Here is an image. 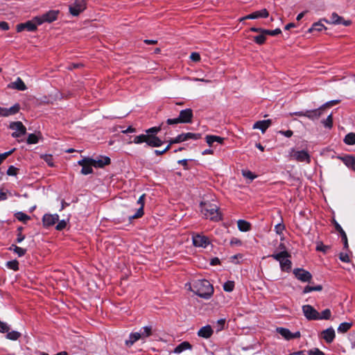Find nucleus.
Wrapping results in <instances>:
<instances>
[{
  "mask_svg": "<svg viewBox=\"0 0 355 355\" xmlns=\"http://www.w3.org/2000/svg\"><path fill=\"white\" fill-rule=\"evenodd\" d=\"M260 34L254 37V42L259 44L262 45L266 41V35L263 33H259Z\"/></svg>",
  "mask_w": 355,
  "mask_h": 355,
  "instance_id": "35",
  "label": "nucleus"
},
{
  "mask_svg": "<svg viewBox=\"0 0 355 355\" xmlns=\"http://www.w3.org/2000/svg\"><path fill=\"white\" fill-rule=\"evenodd\" d=\"M234 288V282L232 281H227L223 285L224 291L227 292H231Z\"/></svg>",
  "mask_w": 355,
  "mask_h": 355,
  "instance_id": "47",
  "label": "nucleus"
},
{
  "mask_svg": "<svg viewBox=\"0 0 355 355\" xmlns=\"http://www.w3.org/2000/svg\"><path fill=\"white\" fill-rule=\"evenodd\" d=\"M15 150V148H13L8 152H6L4 153L0 154V164L2 163V162L4 159H6L9 155H10Z\"/></svg>",
  "mask_w": 355,
  "mask_h": 355,
  "instance_id": "56",
  "label": "nucleus"
},
{
  "mask_svg": "<svg viewBox=\"0 0 355 355\" xmlns=\"http://www.w3.org/2000/svg\"><path fill=\"white\" fill-rule=\"evenodd\" d=\"M322 21H319L318 22L314 23L312 26L309 29V33H312L314 31H322V30H326L327 28L321 23Z\"/></svg>",
  "mask_w": 355,
  "mask_h": 355,
  "instance_id": "33",
  "label": "nucleus"
},
{
  "mask_svg": "<svg viewBox=\"0 0 355 355\" xmlns=\"http://www.w3.org/2000/svg\"><path fill=\"white\" fill-rule=\"evenodd\" d=\"M201 212L206 218L211 220L218 221L221 219L220 214L218 211V207L216 205L205 202L200 203Z\"/></svg>",
  "mask_w": 355,
  "mask_h": 355,
  "instance_id": "2",
  "label": "nucleus"
},
{
  "mask_svg": "<svg viewBox=\"0 0 355 355\" xmlns=\"http://www.w3.org/2000/svg\"><path fill=\"white\" fill-rule=\"evenodd\" d=\"M321 21H324L327 24H343L345 26H349L352 24L351 20H345L343 17L339 16L336 12H333L330 17V20L326 19H321Z\"/></svg>",
  "mask_w": 355,
  "mask_h": 355,
  "instance_id": "10",
  "label": "nucleus"
},
{
  "mask_svg": "<svg viewBox=\"0 0 355 355\" xmlns=\"http://www.w3.org/2000/svg\"><path fill=\"white\" fill-rule=\"evenodd\" d=\"M59 220L58 214H44L42 218L43 225L45 227L52 226Z\"/></svg>",
  "mask_w": 355,
  "mask_h": 355,
  "instance_id": "17",
  "label": "nucleus"
},
{
  "mask_svg": "<svg viewBox=\"0 0 355 355\" xmlns=\"http://www.w3.org/2000/svg\"><path fill=\"white\" fill-rule=\"evenodd\" d=\"M91 161L93 163V166L98 168H103L110 164V158L107 156H101L96 159L91 158Z\"/></svg>",
  "mask_w": 355,
  "mask_h": 355,
  "instance_id": "19",
  "label": "nucleus"
},
{
  "mask_svg": "<svg viewBox=\"0 0 355 355\" xmlns=\"http://www.w3.org/2000/svg\"><path fill=\"white\" fill-rule=\"evenodd\" d=\"M186 286L196 295L204 299H209L214 293L212 284L207 279H198L192 284L188 283Z\"/></svg>",
  "mask_w": 355,
  "mask_h": 355,
  "instance_id": "1",
  "label": "nucleus"
},
{
  "mask_svg": "<svg viewBox=\"0 0 355 355\" xmlns=\"http://www.w3.org/2000/svg\"><path fill=\"white\" fill-rule=\"evenodd\" d=\"M329 249L328 245H324L322 243H318L316 250L326 252Z\"/></svg>",
  "mask_w": 355,
  "mask_h": 355,
  "instance_id": "54",
  "label": "nucleus"
},
{
  "mask_svg": "<svg viewBox=\"0 0 355 355\" xmlns=\"http://www.w3.org/2000/svg\"><path fill=\"white\" fill-rule=\"evenodd\" d=\"M269 16V12L267 9L263 8L260 10H257L253 12L242 18H241L240 21H243L245 19H255L258 18H267Z\"/></svg>",
  "mask_w": 355,
  "mask_h": 355,
  "instance_id": "13",
  "label": "nucleus"
},
{
  "mask_svg": "<svg viewBox=\"0 0 355 355\" xmlns=\"http://www.w3.org/2000/svg\"><path fill=\"white\" fill-rule=\"evenodd\" d=\"M291 157L300 162H306L307 164H309L311 162V157L307 151L306 150H299L295 151L294 150H292V151L290 153Z\"/></svg>",
  "mask_w": 355,
  "mask_h": 355,
  "instance_id": "9",
  "label": "nucleus"
},
{
  "mask_svg": "<svg viewBox=\"0 0 355 355\" xmlns=\"http://www.w3.org/2000/svg\"><path fill=\"white\" fill-rule=\"evenodd\" d=\"M242 175L246 178L250 179V180H253L256 175H254L251 171H242Z\"/></svg>",
  "mask_w": 355,
  "mask_h": 355,
  "instance_id": "53",
  "label": "nucleus"
},
{
  "mask_svg": "<svg viewBox=\"0 0 355 355\" xmlns=\"http://www.w3.org/2000/svg\"><path fill=\"white\" fill-rule=\"evenodd\" d=\"M184 141L182 137V135H178L175 138L171 139L168 141V145H170V147L173 144H179Z\"/></svg>",
  "mask_w": 355,
  "mask_h": 355,
  "instance_id": "50",
  "label": "nucleus"
},
{
  "mask_svg": "<svg viewBox=\"0 0 355 355\" xmlns=\"http://www.w3.org/2000/svg\"><path fill=\"white\" fill-rule=\"evenodd\" d=\"M302 309L304 317L308 320H319V312L311 305H303Z\"/></svg>",
  "mask_w": 355,
  "mask_h": 355,
  "instance_id": "7",
  "label": "nucleus"
},
{
  "mask_svg": "<svg viewBox=\"0 0 355 355\" xmlns=\"http://www.w3.org/2000/svg\"><path fill=\"white\" fill-rule=\"evenodd\" d=\"M6 266L8 268L12 269L15 271L19 270V262L17 260H12L8 261Z\"/></svg>",
  "mask_w": 355,
  "mask_h": 355,
  "instance_id": "42",
  "label": "nucleus"
},
{
  "mask_svg": "<svg viewBox=\"0 0 355 355\" xmlns=\"http://www.w3.org/2000/svg\"><path fill=\"white\" fill-rule=\"evenodd\" d=\"M20 110V105L15 103L13 106L8 108V116L17 114Z\"/></svg>",
  "mask_w": 355,
  "mask_h": 355,
  "instance_id": "44",
  "label": "nucleus"
},
{
  "mask_svg": "<svg viewBox=\"0 0 355 355\" xmlns=\"http://www.w3.org/2000/svg\"><path fill=\"white\" fill-rule=\"evenodd\" d=\"M22 230H23V228L21 227H19L17 228L18 234H17V236L16 239L17 243H21L25 239V236L24 234H22V233H21Z\"/></svg>",
  "mask_w": 355,
  "mask_h": 355,
  "instance_id": "52",
  "label": "nucleus"
},
{
  "mask_svg": "<svg viewBox=\"0 0 355 355\" xmlns=\"http://www.w3.org/2000/svg\"><path fill=\"white\" fill-rule=\"evenodd\" d=\"M62 98V94H60L59 90H57V94H55V98H45V99L43 100L42 101L44 103H53V101H55L58 98Z\"/></svg>",
  "mask_w": 355,
  "mask_h": 355,
  "instance_id": "51",
  "label": "nucleus"
},
{
  "mask_svg": "<svg viewBox=\"0 0 355 355\" xmlns=\"http://www.w3.org/2000/svg\"><path fill=\"white\" fill-rule=\"evenodd\" d=\"M78 165L82 166L81 173L83 175H89L93 173V163L91 158L85 157L78 162Z\"/></svg>",
  "mask_w": 355,
  "mask_h": 355,
  "instance_id": "11",
  "label": "nucleus"
},
{
  "mask_svg": "<svg viewBox=\"0 0 355 355\" xmlns=\"http://www.w3.org/2000/svg\"><path fill=\"white\" fill-rule=\"evenodd\" d=\"M9 329H10L7 324L0 320V331L2 333H6L8 332Z\"/></svg>",
  "mask_w": 355,
  "mask_h": 355,
  "instance_id": "62",
  "label": "nucleus"
},
{
  "mask_svg": "<svg viewBox=\"0 0 355 355\" xmlns=\"http://www.w3.org/2000/svg\"><path fill=\"white\" fill-rule=\"evenodd\" d=\"M190 59L195 62H199L200 60V55L197 52H193L190 55Z\"/></svg>",
  "mask_w": 355,
  "mask_h": 355,
  "instance_id": "58",
  "label": "nucleus"
},
{
  "mask_svg": "<svg viewBox=\"0 0 355 355\" xmlns=\"http://www.w3.org/2000/svg\"><path fill=\"white\" fill-rule=\"evenodd\" d=\"M67 226V222L64 220L59 221L55 228L57 230L61 231L64 230Z\"/></svg>",
  "mask_w": 355,
  "mask_h": 355,
  "instance_id": "60",
  "label": "nucleus"
},
{
  "mask_svg": "<svg viewBox=\"0 0 355 355\" xmlns=\"http://www.w3.org/2000/svg\"><path fill=\"white\" fill-rule=\"evenodd\" d=\"M339 259L343 261L345 263L349 262V258L347 253L341 252L339 254Z\"/></svg>",
  "mask_w": 355,
  "mask_h": 355,
  "instance_id": "64",
  "label": "nucleus"
},
{
  "mask_svg": "<svg viewBox=\"0 0 355 355\" xmlns=\"http://www.w3.org/2000/svg\"><path fill=\"white\" fill-rule=\"evenodd\" d=\"M143 331L141 332V339L145 340L146 338L152 335V327L150 326H146L143 327Z\"/></svg>",
  "mask_w": 355,
  "mask_h": 355,
  "instance_id": "37",
  "label": "nucleus"
},
{
  "mask_svg": "<svg viewBox=\"0 0 355 355\" xmlns=\"http://www.w3.org/2000/svg\"><path fill=\"white\" fill-rule=\"evenodd\" d=\"M193 243L196 247L206 248L210 243V241L204 235L196 234L193 236Z\"/></svg>",
  "mask_w": 355,
  "mask_h": 355,
  "instance_id": "15",
  "label": "nucleus"
},
{
  "mask_svg": "<svg viewBox=\"0 0 355 355\" xmlns=\"http://www.w3.org/2000/svg\"><path fill=\"white\" fill-rule=\"evenodd\" d=\"M8 89H27L24 81L19 78H17L13 82L8 85Z\"/></svg>",
  "mask_w": 355,
  "mask_h": 355,
  "instance_id": "26",
  "label": "nucleus"
},
{
  "mask_svg": "<svg viewBox=\"0 0 355 355\" xmlns=\"http://www.w3.org/2000/svg\"><path fill=\"white\" fill-rule=\"evenodd\" d=\"M9 128L14 130L12 133V137L14 138L20 137L26 133V128L21 121L11 122L9 125Z\"/></svg>",
  "mask_w": 355,
  "mask_h": 355,
  "instance_id": "6",
  "label": "nucleus"
},
{
  "mask_svg": "<svg viewBox=\"0 0 355 355\" xmlns=\"http://www.w3.org/2000/svg\"><path fill=\"white\" fill-rule=\"evenodd\" d=\"M308 355H324V353L318 348H313L308 352Z\"/></svg>",
  "mask_w": 355,
  "mask_h": 355,
  "instance_id": "55",
  "label": "nucleus"
},
{
  "mask_svg": "<svg viewBox=\"0 0 355 355\" xmlns=\"http://www.w3.org/2000/svg\"><path fill=\"white\" fill-rule=\"evenodd\" d=\"M284 228H285V227L283 224L279 223L275 225V231L276 232V233L277 234H281L283 232Z\"/></svg>",
  "mask_w": 355,
  "mask_h": 355,
  "instance_id": "61",
  "label": "nucleus"
},
{
  "mask_svg": "<svg viewBox=\"0 0 355 355\" xmlns=\"http://www.w3.org/2000/svg\"><path fill=\"white\" fill-rule=\"evenodd\" d=\"M272 123V121L270 119L258 121L253 125L254 129H259L262 132H265V131L270 127Z\"/></svg>",
  "mask_w": 355,
  "mask_h": 355,
  "instance_id": "24",
  "label": "nucleus"
},
{
  "mask_svg": "<svg viewBox=\"0 0 355 355\" xmlns=\"http://www.w3.org/2000/svg\"><path fill=\"white\" fill-rule=\"evenodd\" d=\"M250 31L254 33H263L267 35L276 36L282 33V30L279 28L275 30H267L262 28L252 27Z\"/></svg>",
  "mask_w": 355,
  "mask_h": 355,
  "instance_id": "18",
  "label": "nucleus"
},
{
  "mask_svg": "<svg viewBox=\"0 0 355 355\" xmlns=\"http://www.w3.org/2000/svg\"><path fill=\"white\" fill-rule=\"evenodd\" d=\"M141 339V334L139 332L131 333L129 336V338L125 340V344L128 347H131L135 342Z\"/></svg>",
  "mask_w": 355,
  "mask_h": 355,
  "instance_id": "27",
  "label": "nucleus"
},
{
  "mask_svg": "<svg viewBox=\"0 0 355 355\" xmlns=\"http://www.w3.org/2000/svg\"><path fill=\"white\" fill-rule=\"evenodd\" d=\"M181 135L184 141L189 139L198 140L200 139L202 137V135L200 133L187 132L182 133Z\"/></svg>",
  "mask_w": 355,
  "mask_h": 355,
  "instance_id": "31",
  "label": "nucleus"
},
{
  "mask_svg": "<svg viewBox=\"0 0 355 355\" xmlns=\"http://www.w3.org/2000/svg\"><path fill=\"white\" fill-rule=\"evenodd\" d=\"M38 142V138L35 134H30L27 138L28 144H35Z\"/></svg>",
  "mask_w": 355,
  "mask_h": 355,
  "instance_id": "49",
  "label": "nucleus"
},
{
  "mask_svg": "<svg viewBox=\"0 0 355 355\" xmlns=\"http://www.w3.org/2000/svg\"><path fill=\"white\" fill-rule=\"evenodd\" d=\"M147 139L148 135H140L135 137L132 142L137 144H139L144 142H146L147 144Z\"/></svg>",
  "mask_w": 355,
  "mask_h": 355,
  "instance_id": "40",
  "label": "nucleus"
},
{
  "mask_svg": "<svg viewBox=\"0 0 355 355\" xmlns=\"http://www.w3.org/2000/svg\"><path fill=\"white\" fill-rule=\"evenodd\" d=\"M118 128L121 129V132L124 134L135 132L136 129L132 126H129L127 129H123V127L119 125L113 128V131H116Z\"/></svg>",
  "mask_w": 355,
  "mask_h": 355,
  "instance_id": "41",
  "label": "nucleus"
},
{
  "mask_svg": "<svg viewBox=\"0 0 355 355\" xmlns=\"http://www.w3.org/2000/svg\"><path fill=\"white\" fill-rule=\"evenodd\" d=\"M6 336H7V338H8L10 340H16L21 336V334L18 331H12L10 332H8V334Z\"/></svg>",
  "mask_w": 355,
  "mask_h": 355,
  "instance_id": "43",
  "label": "nucleus"
},
{
  "mask_svg": "<svg viewBox=\"0 0 355 355\" xmlns=\"http://www.w3.org/2000/svg\"><path fill=\"white\" fill-rule=\"evenodd\" d=\"M206 142L209 146H212L213 143L216 141L219 144H223L224 138L216 135H207L205 137Z\"/></svg>",
  "mask_w": 355,
  "mask_h": 355,
  "instance_id": "29",
  "label": "nucleus"
},
{
  "mask_svg": "<svg viewBox=\"0 0 355 355\" xmlns=\"http://www.w3.org/2000/svg\"><path fill=\"white\" fill-rule=\"evenodd\" d=\"M352 327V322H342L338 327L339 333H346Z\"/></svg>",
  "mask_w": 355,
  "mask_h": 355,
  "instance_id": "34",
  "label": "nucleus"
},
{
  "mask_svg": "<svg viewBox=\"0 0 355 355\" xmlns=\"http://www.w3.org/2000/svg\"><path fill=\"white\" fill-rule=\"evenodd\" d=\"M193 114L191 109L188 108L180 112L179 118L182 123H191Z\"/></svg>",
  "mask_w": 355,
  "mask_h": 355,
  "instance_id": "16",
  "label": "nucleus"
},
{
  "mask_svg": "<svg viewBox=\"0 0 355 355\" xmlns=\"http://www.w3.org/2000/svg\"><path fill=\"white\" fill-rule=\"evenodd\" d=\"M322 338L326 341L327 343H331L334 341L336 334L335 331L332 327H329L321 333Z\"/></svg>",
  "mask_w": 355,
  "mask_h": 355,
  "instance_id": "22",
  "label": "nucleus"
},
{
  "mask_svg": "<svg viewBox=\"0 0 355 355\" xmlns=\"http://www.w3.org/2000/svg\"><path fill=\"white\" fill-rule=\"evenodd\" d=\"M344 142L347 145L355 144V133H348L344 139Z\"/></svg>",
  "mask_w": 355,
  "mask_h": 355,
  "instance_id": "36",
  "label": "nucleus"
},
{
  "mask_svg": "<svg viewBox=\"0 0 355 355\" xmlns=\"http://www.w3.org/2000/svg\"><path fill=\"white\" fill-rule=\"evenodd\" d=\"M87 0H74L69 6V13L73 17L78 16L87 9Z\"/></svg>",
  "mask_w": 355,
  "mask_h": 355,
  "instance_id": "5",
  "label": "nucleus"
},
{
  "mask_svg": "<svg viewBox=\"0 0 355 355\" xmlns=\"http://www.w3.org/2000/svg\"><path fill=\"white\" fill-rule=\"evenodd\" d=\"M331 317V311L329 309H326L322 311L320 313H319V320H329Z\"/></svg>",
  "mask_w": 355,
  "mask_h": 355,
  "instance_id": "38",
  "label": "nucleus"
},
{
  "mask_svg": "<svg viewBox=\"0 0 355 355\" xmlns=\"http://www.w3.org/2000/svg\"><path fill=\"white\" fill-rule=\"evenodd\" d=\"M192 345L187 341H184L179 344L175 349H174V353L175 354H180L184 350L187 349H191Z\"/></svg>",
  "mask_w": 355,
  "mask_h": 355,
  "instance_id": "28",
  "label": "nucleus"
},
{
  "mask_svg": "<svg viewBox=\"0 0 355 355\" xmlns=\"http://www.w3.org/2000/svg\"><path fill=\"white\" fill-rule=\"evenodd\" d=\"M214 333V331L210 325H206L200 328L198 331V336L203 338H209Z\"/></svg>",
  "mask_w": 355,
  "mask_h": 355,
  "instance_id": "23",
  "label": "nucleus"
},
{
  "mask_svg": "<svg viewBox=\"0 0 355 355\" xmlns=\"http://www.w3.org/2000/svg\"><path fill=\"white\" fill-rule=\"evenodd\" d=\"M60 11L58 10H51L40 16H37V19L43 23H51L57 20Z\"/></svg>",
  "mask_w": 355,
  "mask_h": 355,
  "instance_id": "8",
  "label": "nucleus"
},
{
  "mask_svg": "<svg viewBox=\"0 0 355 355\" xmlns=\"http://www.w3.org/2000/svg\"><path fill=\"white\" fill-rule=\"evenodd\" d=\"M41 158L43 159L49 166H53V158L51 155H42Z\"/></svg>",
  "mask_w": 355,
  "mask_h": 355,
  "instance_id": "48",
  "label": "nucleus"
},
{
  "mask_svg": "<svg viewBox=\"0 0 355 355\" xmlns=\"http://www.w3.org/2000/svg\"><path fill=\"white\" fill-rule=\"evenodd\" d=\"M237 225L239 230L241 232H248L251 229L250 223L244 220H239Z\"/></svg>",
  "mask_w": 355,
  "mask_h": 355,
  "instance_id": "32",
  "label": "nucleus"
},
{
  "mask_svg": "<svg viewBox=\"0 0 355 355\" xmlns=\"http://www.w3.org/2000/svg\"><path fill=\"white\" fill-rule=\"evenodd\" d=\"M17 170L18 169L16 167H15L14 166H10L8 168L7 174L8 175H17Z\"/></svg>",
  "mask_w": 355,
  "mask_h": 355,
  "instance_id": "63",
  "label": "nucleus"
},
{
  "mask_svg": "<svg viewBox=\"0 0 355 355\" xmlns=\"http://www.w3.org/2000/svg\"><path fill=\"white\" fill-rule=\"evenodd\" d=\"M322 289V286L321 285H318L315 286H306L304 288L303 293H308L312 291H320Z\"/></svg>",
  "mask_w": 355,
  "mask_h": 355,
  "instance_id": "39",
  "label": "nucleus"
},
{
  "mask_svg": "<svg viewBox=\"0 0 355 355\" xmlns=\"http://www.w3.org/2000/svg\"><path fill=\"white\" fill-rule=\"evenodd\" d=\"M41 25V21H40L37 16L33 17L31 20H28L24 23L18 24L16 26V30L18 33L24 31L29 32H34L37 31V26Z\"/></svg>",
  "mask_w": 355,
  "mask_h": 355,
  "instance_id": "4",
  "label": "nucleus"
},
{
  "mask_svg": "<svg viewBox=\"0 0 355 355\" xmlns=\"http://www.w3.org/2000/svg\"><path fill=\"white\" fill-rule=\"evenodd\" d=\"M269 257L279 262L282 270L286 272L291 270L292 266V262L289 259L291 254L286 250H283L277 253H273Z\"/></svg>",
  "mask_w": 355,
  "mask_h": 355,
  "instance_id": "3",
  "label": "nucleus"
},
{
  "mask_svg": "<svg viewBox=\"0 0 355 355\" xmlns=\"http://www.w3.org/2000/svg\"><path fill=\"white\" fill-rule=\"evenodd\" d=\"M161 130L160 127H153L146 130V135H155Z\"/></svg>",
  "mask_w": 355,
  "mask_h": 355,
  "instance_id": "57",
  "label": "nucleus"
},
{
  "mask_svg": "<svg viewBox=\"0 0 355 355\" xmlns=\"http://www.w3.org/2000/svg\"><path fill=\"white\" fill-rule=\"evenodd\" d=\"M324 109L322 106L319 107L318 109L313 110H306V117L311 120H315L319 119L323 114V111Z\"/></svg>",
  "mask_w": 355,
  "mask_h": 355,
  "instance_id": "21",
  "label": "nucleus"
},
{
  "mask_svg": "<svg viewBox=\"0 0 355 355\" xmlns=\"http://www.w3.org/2000/svg\"><path fill=\"white\" fill-rule=\"evenodd\" d=\"M16 218L22 222H26L27 220H30V216H28L27 214L23 213V212H17L15 214Z\"/></svg>",
  "mask_w": 355,
  "mask_h": 355,
  "instance_id": "46",
  "label": "nucleus"
},
{
  "mask_svg": "<svg viewBox=\"0 0 355 355\" xmlns=\"http://www.w3.org/2000/svg\"><path fill=\"white\" fill-rule=\"evenodd\" d=\"M340 234V236H341V239H342V241L343 242V244H344V248L345 249H347L349 245H348V241H347V234L345 232H343Z\"/></svg>",
  "mask_w": 355,
  "mask_h": 355,
  "instance_id": "59",
  "label": "nucleus"
},
{
  "mask_svg": "<svg viewBox=\"0 0 355 355\" xmlns=\"http://www.w3.org/2000/svg\"><path fill=\"white\" fill-rule=\"evenodd\" d=\"M324 127L331 128L333 125V117L332 114H329L325 120L322 121Z\"/></svg>",
  "mask_w": 355,
  "mask_h": 355,
  "instance_id": "45",
  "label": "nucleus"
},
{
  "mask_svg": "<svg viewBox=\"0 0 355 355\" xmlns=\"http://www.w3.org/2000/svg\"><path fill=\"white\" fill-rule=\"evenodd\" d=\"M293 274L297 279L303 282H310L312 278L311 274L302 268H295L293 270Z\"/></svg>",
  "mask_w": 355,
  "mask_h": 355,
  "instance_id": "14",
  "label": "nucleus"
},
{
  "mask_svg": "<svg viewBox=\"0 0 355 355\" xmlns=\"http://www.w3.org/2000/svg\"><path fill=\"white\" fill-rule=\"evenodd\" d=\"M342 159L347 167L352 168L355 171V156H345Z\"/></svg>",
  "mask_w": 355,
  "mask_h": 355,
  "instance_id": "30",
  "label": "nucleus"
},
{
  "mask_svg": "<svg viewBox=\"0 0 355 355\" xmlns=\"http://www.w3.org/2000/svg\"><path fill=\"white\" fill-rule=\"evenodd\" d=\"M147 144L152 147H159L163 144V141L155 135H148Z\"/></svg>",
  "mask_w": 355,
  "mask_h": 355,
  "instance_id": "25",
  "label": "nucleus"
},
{
  "mask_svg": "<svg viewBox=\"0 0 355 355\" xmlns=\"http://www.w3.org/2000/svg\"><path fill=\"white\" fill-rule=\"evenodd\" d=\"M144 198L145 194H143L139 197L137 200V204L139 205V207L135 214L129 217L130 220L140 218L144 215Z\"/></svg>",
  "mask_w": 355,
  "mask_h": 355,
  "instance_id": "20",
  "label": "nucleus"
},
{
  "mask_svg": "<svg viewBox=\"0 0 355 355\" xmlns=\"http://www.w3.org/2000/svg\"><path fill=\"white\" fill-rule=\"evenodd\" d=\"M276 331L283 338L288 340L298 338L301 336V334L299 331L295 333H292L289 329L284 327H278L277 328Z\"/></svg>",
  "mask_w": 355,
  "mask_h": 355,
  "instance_id": "12",
  "label": "nucleus"
}]
</instances>
